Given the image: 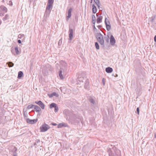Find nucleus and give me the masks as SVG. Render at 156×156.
<instances>
[{
  "label": "nucleus",
  "mask_w": 156,
  "mask_h": 156,
  "mask_svg": "<svg viewBox=\"0 0 156 156\" xmlns=\"http://www.w3.org/2000/svg\"><path fill=\"white\" fill-rule=\"evenodd\" d=\"M154 137H155V138H156V132L155 134V135H154Z\"/></svg>",
  "instance_id": "49"
},
{
  "label": "nucleus",
  "mask_w": 156,
  "mask_h": 156,
  "mask_svg": "<svg viewBox=\"0 0 156 156\" xmlns=\"http://www.w3.org/2000/svg\"><path fill=\"white\" fill-rule=\"evenodd\" d=\"M63 71L60 70L58 73L59 76L61 79H63L64 78V77L63 76L62 74V71Z\"/></svg>",
  "instance_id": "21"
},
{
  "label": "nucleus",
  "mask_w": 156,
  "mask_h": 156,
  "mask_svg": "<svg viewBox=\"0 0 156 156\" xmlns=\"http://www.w3.org/2000/svg\"><path fill=\"white\" fill-rule=\"evenodd\" d=\"M40 142V140L39 139H37L36 140V142L34 143V145H35L36 144V143H38Z\"/></svg>",
  "instance_id": "39"
},
{
  "label": "nucleus",
  "mask_w": 156,
  "mask_h": 156,
  "mask_svg": "<svg viewBox=\"0 0 156 156\" xmlns=\"http://www.w3.org/2000/svg\"><path fill=\"white\" fill-rule=\"evenodd\" d=\"M112 71V69L110 67H107L105 69L106 72L108 73H111Z\"/></svg>",
  "instance_id": "17"
},
{
  "label": "nucleus",
  "mask_w": 156,
  "mask_h": 156,
  "mask_svg": "<svg viewBox=\"0 0 156 156\" xmlns=\"http://www.w3.org/2000/svg\"><path fill=\"white\" fill-rule=\"evenodd\" d=\"M17 150V148L15 147H12L11 149V151L12 152V154L14 152L16 153Z\"/></svg>",
  "instance_id": "24"
},
{
  "label": "nucleus",
  "mask_w": 156,
  "mask_h": 156,
  "mask_svg": "<svg viewBox=\"0 0 156 156\" xmlns=\"http://www.w3.org/2000/svg\"><path fill=\"white\" fill-rule=\"evenodd\" d=\"M95 45L96 48L98 50L99 49V44L98 42H95Z\"/></svg>",
  "instance_id": "30"
},
{
  "label": "nucleus",
  "mask_w": 156,
  "mask_h": 156,
  "mask_svg": "<svg viewBox=\"0 0 156 156\" xmlns=\"http://www.w3.org/2000/svg\"><path fill=\"white\" fill-rule=\"evenodd\" d=\"M34 108L36 111L37 112H40L41 110L40 108L37 105H34Z\"/></svg>",
  "instance_id": "16"
},
{
  "label": "nucleus",
  "mask_w": 156,
  "mask_h": 156,
  "mask_svg": "<svg viewBox=\"0 0 156 156\" xmlns=\"http://www.w3.org/2000/svg\"><path fill=\"white\" fill-rule=\"evenodd\" d=\"M91 2H92L93 0H91Z\"/></svg>",
  "instance_id": "53"
},
{
  "label": "nucleus",
  "mask_w": 156,
  "mask_h": 156,
  "mask_svg": "<svg viewBox=\"0 0 156 156\" xmlns=\"http://www.w3.org/2000/svg\"><path fill=\"white\" fill-rule=\"evenodd\" d=\"M50 128V127L47 124L44 123L42 125L40 128L41 131V132H45Z\"/></svg>",
  "instance_id": "3"
},
{
  "label": "nucleus",
  "mask_w": 156,
  "mask_h": 156,
  "mask_svg": "<svg viewBox=\"0 0 156 156\" xmlns=\"http://www.w3.org/2000/svg\"><path fill=\"white\" fill-rule=\"evenodd\" d=\"M38 105L41 107L42 109H44L45 105L41 101L40 102V103Z\"/></svg>",
  "instance_id": "26"
},
{
  "label": "nucleus",
  "mask_w": 156,
  "mask_h": 156,
  "mask_svg": "<svg viewBox=\"0 0 156 156\" xmlns=\"http://www.w3.org/2000/svg\"><path fill=\"white\" fill-rule=\"evenodd\" d=\"M15 50L16 53L17 54H19V51L18 48V47H15Z\"/></svg>",
  "instance_id": "32"
},
{
  "label": "nucleus",
  "mask_w": 156,
  "mask_h": 156,
  "mask_svg": "<svg viewBox=\"0 0 156 156\" xmlns=\"http://www.w3.org/2000/svg\"><path fill=\"white\" fill-rule=\"evenodd\" d=\"M115 43V40L114 36L111 35L110 37V43L112 45H114Z\"/></svg>",
  "instance_id": "11"
},
{
  "label": "nucleus",
  "mask_w": 156,
  "mask_h": 156,
  "mask_svg": "<svg viewBox=\"0 0 156 156\" xmlns=\"http://www.w3.org/2000/svg\"><path fill=\"white\" fill-rule=\"evenodd\" d=\"M23 115L24 116V118H26L28 117V115L27 112L26 111H23Z\"/></svg>",
  "instance_id": "28"
},
{
  "label": "nucleus",
  "mask_w": 156,
  "mask_h": 156,
  "mask_svg": "<svg viewBox=\"0 0 156 156\" xmlns=\"http://www.w3.org/2000/svg\"><path fill=\"white\" fill-rule=\"evenodd\" d=\"M13 156H17V153H15V152H14L13 153Z\"/></svg>",
  "instance_id": "43"
},
{
  "label": "nucleus",
  "mask_w": 156,
  "mask_h": 156,
  "mask_svg": "<svg viewBox=\"0 0 156 156\" xmlns=\"http://www.w3.org/2000/svg\"><path fill=\"white\" fill-rule=\"evenodd\" d=\"M53 2L54 0H48V3L53 4Z\"/></svg>",
  "instance_id": "35"
},
{
  "label": "nucleus",
  "mask_w": 156,
  "mask_h": 156,
  "mask_svg": "<svg viewBox=\"0 0 156 156\" xmlns=\"http://www.w3.org/2000/svg\"><path fill=\"white\" fill-rule=\"evenodd\" d=\"M68 125L66 123H62L59 124L58 126V128H61L62 127H67Z\"/></svg>",
  "instance_id": "15"
},
{
  "label": "nucleus",
  "mask_w": 156,
  "mask_h": 156,
  "mask_svg": "<svg viewBox=\"0 0 156 156\" xmlns=\"http://www.w3.org/2000/svg\"><path fill=\"white\" fill-rule=\"evenodd\" d=\"M97 16L98 17L96 20L97 23H101L102 19V16H101L100 14L97 15Z\"/></svg>",
  "instance_id": "13"
},
{
  "label": "nucleus",
  "mask_w": 156,
  "mask_h": 156,
  "mask_svg": "<svg viewBox=\"0 0 156 156\" xmlns=\"http://www.w3.org/2000/svg\"><path fill=\"white\" fill-rule=\"evenodd\" d=\"M156 17V16L155 15L153 16H152L151 19V22H153L154 20L155 19Z\"/></svg>",
  "instance_id": "33"
},
{
  "label": "nucleus",
  "mask_w": 156,
  "mask_h": 156,
  "mask_svg": "<svg viewBox=\"0 0 156 156\" xmlns=\"http://www.w3.org/2000/svg\"><path fill=\"white\" fill-rule=\"evenodd\" d=\"M89 101L91 103L93 104V105L94 104L95 101L92 98L90 99Z\"/></svg>",
  "instance_id": "34"
},
{
  "label": "nucleus",
  "mask_w": 156,
  "mask_h": 156,
  "mask_svg": "<svg viewBox=\"0 0 156 156\" xmlns=\"http://www.w3.org/2000/svg\"><path fill=\"white\" fill-rule=\"evenodd\" d=\"M69 39L70 40H71L73 38V30L72 29H71L69 27Z\"/></svg>",
  "instance_id": "10"
},
{
  "label": "nucleus",
  "mask_w": 156,
  "mask_h": 156,
  "mask_svg": "<svg viewBox=\"0 0 156 156\" xmlns=\"http://www.w3.org/2000/svg\"><path fill=\"white\" fill-rule=\"evenodd\" d=\"M0 8L2 10V11L5 12H7V8L4 5H1L0 6Z\"/></svg>",
  "instance_id": "19"
},
{
  "label": "nucleus",
  "mask_w": 156,
  "mask_h": 156,
  "mask_svg": "<svg viewBox=\"0 0 156 156\" xmlns=\"http://www.w3.org/2000/svg\"><path fill=\"white\" fill-rule=\"evenodd\" d=\"M49 108L51 109L53 108H55L54 111L55 112H58V108L57 104L55 103H51L49 105Z\"/></svg>",
  "instance_id": "5"
},
{
  "label": "nucleus",
  "mask_w": 156,
  "mask_h": 156,
  "mask_svg": "<svg viewBox=\"0 0 156 156\" xmlns=\"http://www.w3.org/2000/svg\"><path fill=\"white\" fill-rule=\"evenodd\" d=\"M154 41L156 42V35L154 36Z\"/></svg>",
  "instance_id": "47"
},
{
  "label": "nucleus",
  "mask_w": 156,
  "mask_h": 156,
  "mask_svg": "<svg viewBox=\"0 0 156 156\" xmlns=\"http://www.w3.org/2000/svg\"><path fill=\"white\" fill-rule=\"evenodd\" d=\"M37 121V119H30L29 118L26 119V121L27 123L30 124H33L35 123Z\"/></svg>",
  "instance_id": "7"
},
{
  "label": "nucleus",
  "mask_w": 156,
  "mask_h": 156,
  "mask_svg": "<svg viewBox=\"0 0 156 156\" xmlns=\"http://www.w3.org/2000/svg\"><path fill=\"white\" fill-rule=\"evenodd\" d=\"M24 35L23 34H19L18 36V37L19 38L21 39L23 37Z\"/></svg>",
  "instance_id": "36"
},
{
  "label": "nucleus",
  "mask_w": 156,
  "mask_h": 156,
  "mask_svg": "<svg viewBox=\"0 0 156 156\" xmlns=\"http://www.w3.org/2000/svg\"><path fill=\"white\" fill-rule=\"evenodd\" d=\"M94 2L97 5L99 9H100V5H101L100 2L99 0H94Z\"/></svg>",
  "instance_id": "18"
},
{
  "label": "nucleus",
  "mask_w": 156,
  "mask_h": 156,
  "mask_svg": "<svg viewBox=\"0 0 156 156\" xmlns=\"http://www.w3.org/2000/svg\"><path fill=\"white\" fill-rule=\"evenodd\" d=\"M9 4L10 5V6H12V2L11 1H9Z\"/></svg>",
  "instance_id": "41"
},
{
  "label": "nucleus",
  "mask_w": 156,
  "mask_h": 156,
  "mask_svg": "<svg viewBox=\"0 0 156 156\" xmlns=\"http://www.w3.org/2000/svg\"><path fill=\"white\" fill-rule=\"evenodd\" d=\"M7 64L8 65V66L9 67L13 66L14 65V63L11 62H7Z\"/></svg>",
  "instance_id": "25"
},
{
  "label": "nucleus",
  "mask_w": 156,
  "mask_h": 156,
  "mask_svg": "<svg viewBox=\"0 0 156 156\" xmlns=\"http://www.w3.org/2000/svg\"><path fill=\"white\" fill-rule=\"evenodd\" d=\"M96 37L100 44L104 46V40L102 35L100 33H97L96 34Z\"/></svg>",
  "instance_id": "1"
},
{
  "label": "nucleus",
  "mask_w": 156,
  "mask_h": 156,
  "mask_svg": "<svg viewBox=\"0 0 156 156\" xmlns=\"http://www.w3.org/2000/svg\"><path fill=\"white\" fill-rule=\"evenodd\" d=\"M92 12L94 14L97 11V9L96 6L93 4L92 5Z\"/></svg>",
  "instance_id": "20"
},
{
  "label": "nucleus",
  "mask_w": 156,
  "mask_h": 156,
  "mask_svg": "<svg viewBox=\"0 0 156 156\" xmlns=\"http://www.w3.org/2000/svg\"><path fill=\"white\" fill-rule=\"evenodd\" d=\"M136 112L137 113L138 115H139L140 112V109L139 107H138L136 108Z\"/></svg>",
  "instance_id": "38"
},
{
  "label": "nucleus",
  "mask_w": 156,
  "mask_h": 156,
  "mask_svg": "<svg viewBox=\"0 0 156 156\" xmlns=\"http://www.w3.org/2000/svg\"><path fill=\"white\" fill-rule=\"evenodd\" d=\"M118 151L119 152V154H120V151L119 150Z\"/></svg>",
  "instance_id": "52"
},
{
  "label": "nucleus",
  "mask_w": 156,
  "mask_h": 156,
  "mask_svg": "<svg viewBox=\"0 0 156 156\" xmlns=\"http://www.w3.org/2000/svg\"><path fill=\"white\" fill-rule=\"evenodd\" d=\"M51 124L53 125L54 126H56L57 125V124L56 123H52Z\"/></svg>",
  "instance_id": "48"
},
{
  "label": "nucleus",
  "mask_w": 156,
  "mask_h": 156,
  "mask_svg": "<svg viewBox=\"0 0 156 156\" xmlns=\"http://www.w3.org/2000/svg\"><path fill=\"white\" fill-rule=\"evenodd\" d=\"M86 77L82 76V74H79L78 75L77 80L80 82H83V80L85 79Z\"/></svg>",
  "instance_id": "8"
},
{
  "label": "nucleus",
  "mask_w": 156,
  "mask_h": 156,
  "mask_svg": "<svg viewBox=\"0 0 156 156\" xmlns=\"http://www.w3.org/2000/svg\"><path fill=\"white\" fill-rule=\"evenodd\" d=\"M118 76V75L117 74H116V75L115 76V77H117Z\"/></svg>",
  "instance_id": "51"
},
{
  "label": "nucleus",
  "mask_w": 156,
  "mask_h": 156,
  "mask_svg": "<svg viewBox=\"0 0 156 156\" xmlns=\"http://www.w3.org/2000/svg\"><path fill=\"white\" fill-rule=\"evenodd\" d=\"M41 101H36L35 102V103L36 104H37V105H39V103H40V102H41Z\"/></svg>",
  "instance_id": "42"
},
{
  "label": "nucleus",
  "mask_w": 156,
  "mask_h": 156,
  "mask_svg": "<svg viewBox=\"0 0 156 156\" xmlns=\"http://www.w3.org/2000/svg\"><path fill=\"white\" fill-rule=\"evenodd\" d=\"M17 42L19 44H21V41L20 40H18Z\"/></svg>",
  "instance_id": "44"
},
{
  "label": "nucleus",
  "mask_w": 156,
  "mask_h": 156,
  "mask_svg": "<svg viewBox=\"0 0 156 156\" xmlns=\"http://www.w3.org/2000/svg\"><path fill=\"white\" fill-rule=\"evenodd\" d=\"M105 79L104 78H103L102 79V83L104 85H105Z\"/></svg>",
  "instance_id": "40"
},
{
  "label": "nucleus",
  "mask_w": 156,
  "mask_h": 156,
  "mask_svg": "<svg viewBox=\"0 0 156 156\" xmlns=\"http://www.w3.org/2000/svg\"><path fill=\"white\" fill-rule=\"evenodd\" d=\"M92 21L93 24L94 25L96 22V17L94 15H92Z\"/></svg>",
  "instance_id": "23"
},
{
  "label": "nucleus",
  "mask_w": 156,
  "mask_h": 156,
  "mask_svg": "<svg viewBox=\"0 0 156 156\" xmlns=\"http://www.w3.org/2000/svg\"><path fill=\"white\" fill-rule=\"evenodd\" d=\"M84 88L87 90H89L90 86L89 84V80L87 79L85 81V83L84 85Z\"/></svg>",
  "instance_id": "9"
},
{
  "label": "nucleus",
  "mask_w": 156,
  "mask_h": 156,
  "mask_svg": "<svg viewBox=\"0 0 156 156\" xmlns=\"http://www.w3.org/2000/svg\"><path fill=\"white\" fill-rule=\"evenodd\" d=\"M48 96L50 97V98H51L53 97L54 96H55L56 97H58V94H57L56 92H53L51 94H48Z\"/></svg>",
  "instance_id": "14"
},
{
  "label": "nucleus",
  "mask_w": 156,
  "mask_h": 156,
  "mask_svg": "<svg viewBox=\"0 0 156 156\" xmlns=\"http://www.w3.org/2000/svg\"><path fill=\"white\" fill-rule=\"evenodd\" d=\"M52 5L53 4L48 3L45 12V14H46L47 16L48 14H49L51 11L50 9H52Z\"/></svg>",
  "instance_id": "4"
},
{
  "label": "nucleus",
  "mask_w": 156,
  "mask_h": 156,
  "mask_svg": "<svg viewBox=\"0 0 156 156\" xmlns=\"http://www.w3.org/2000/svg\"><path fill=\"white\" fill-rule=\"evenodd\" d=\"M34 105H29L27 106V109H30L32 108H33L34 107Z\"/></svg>",
  "instance_id": "31"
},
{
  "label": "nucleus",
  "mask_w": 156,
  "mask_h": 156,
  "mask_svg": "<svg viewBox=\"0 0 156 156\" xmlns=\"http://www.w3.org/2000/svg\"><path fill=\"white\" fill-rule=\"evenodd\" d=\"M68 69L67 64L65 61L62 60L60 62V69L63 71V72L66 71Z\"/></svg>",
  "instance_id": "2"
},
{
  "label": "nucleus",
  "mask_w": 156,
  "mask_h": 156,
  "mask_svg": "<svg viewBox=\"0 0 156 156\" xmlns=\"http://www.w3.org/2000/svg\"><path fill=\"white\" fill-rule=\"evenodd\" d=\"M9 18V16L8 14H6L5 16L3 18V21H5L8 20Z\"/></svg>",
  "instance_id": "27"
},
{
  "label": "nucleus",
  "mask_w": 156,
  "mask_h": 156,
  "mask_svg": "<svg viewBox=\"0 0 156 156\" xmlns=\"http://www.w3.org/2000/svg\"><path fill=\"white\" fill-rule=\"evenodd\" d=\"M23 73L22 71H20L18 72L17 78L18 79H20L23 76Z\"/></svg>",
  "instance_id": "22"
},
{
  "label": "nucleus",
  "mask_w": 156,
  "mask_h": 156,
  "mask_svg": "<svg viewBox=\"0 0 156 156\" xmlns=\"http://www.w3.org/2000/svg\"><path fill=\"white\" fill-rule=\"evenodd\" d=\"M93 28L94 29V30H97L96 28L95 27V26L94 25L93 26Z\"/></svg>",
  "instance_id": "45"
},
{
  "label": "nucleus",
  "mask_w": 156,
  "mask_h": 156,
  "mask_svg": "<svg viewBox=\"0 0 156 156\" xmlns=\"http://www.w3.org/2000/svg\"><path fill=\"white\" fill-rule=\"evenodd\" d=\"M1 23H2V21L0 19V25L1 24Z\"/></svg>",
  "instance_id": "50"
},
{
  "label": "nucleus",
  "mask_w": 156,
  "mask_h": 156,
  "mask_svg": "<svg viewBox=\"0 0 156 156\" xmlns=\"http://www.w3.org/2000/svg\"><path fill=\"white\" fill-rule=\"evenodd\" d=\"M105 22L107 30L108 31L110 30L111 29V25L109 22L107 18L105 19Z\"/></svg>",
  "instance_id": "6"
},
{
  "label": "nucleus",
  "mask_w": 156,
  "mask_h": 156,
  "mask_svg": "<svg viewBox=\"0 0 156 156\" xmlns=\"http://www.w3.org/2000/svg\"><path fill=\"white\" fill-rule=\"evenodd\" d=\"M105 41H106V42L108 43L109 42V38L108 36L107 37H104Z\"/></svg>",
  "instance_id": "29"
},
{
  "label": "nucleus",
  "mask_w": 156,
  "mask_h": 156,
  "mask_svg": "<svg viewBox=\"0 0 156 156\" xmlns=\"http://www.w3.org/2000/svg\"><path fill=\"white\" fill-rule=\"evenodd\" d=\"M62 39H60L59 41H58V44L59 45H61L62 44Z\"/></svg>",
  "instance_id": "37"
},
{
  "label": "nucleus",
  "mask_w": 156,
  "mask_h": 156,
  "mask_svg": "<svg viewBox=\"0 0 156 156\" xmlns=\"http://www.w3.org/2000/svg\"><path fill=\"white\" fill-rule=\"evenodd\" d=\"M72 11V9L70 8L68 11V16L66 18V20L68 21L69 18H70L71 16V12Z\"/></svg>",
  "instance_id": "12"
},
{
  "label": "nucleus",
  "mask_w": 156,
  "mask_h": 156,
  "mask_svg": "<svg viewBox=\"0 0 156 156\" xmlns=\"http://www.w3.org/2000/svg\"><path fill=\"white\" fill-rule=\"evenodd\" d=\"M97 27L99 29H100L102 27V26L100 25L98 26Z\"/></svg>",
  "instance_id": "46"
}]
</instances>
